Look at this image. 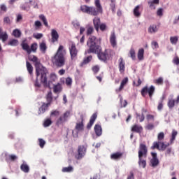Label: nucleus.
<instances>
[{
    "instance_id": "obj_1",
    "label": "nucleus",
    "mask_w": 179,
    "mask_h": 179,
    "mask_svg": "<svg viewBox=\"0 0 179 179\" xmlns=\"http://www.w3.org/2000/svg\"><path fill=\"white\" fill-rule=\"evenodd\" d=\"M87 45L89 48L85 50V54H96L100 61L103 62L107 61L108 52L107 50L102 52L101 38H97L93 35H90L87 41Z\"/></svg>"
},
{
    "instance_id": "obj_2",
    "label": "nucleus",
    "mask_w": 179,
    "mask_h": 179,
    "mask_svg": "<svg viewBox=\"0 0 179 179\" xmlns=\"http://www.w3.org/2000/svg\"><path fill=\"white\" fill-rule=\"evenodd\" d=\"M29 60L34 63L37 78L41 75V82L45 87L50 86L47 80V69L41 65L37 57L32 55L29 57Z\"/></svg>"
},
{
    "instance_id": "obj_3",
    "label": "nucleus",
    "mask_w": 179,
    "mask_h": 179,
    "mask_svg": "<svg viewBox=\"0 0 179 179\" xmlns=\"http://www.w3.org/2000/svg\"><path fill=\"white\" fill-rule=\"evenodd\" d=\"M66 50L64 49V45H60L53 57H51L52 64L57 68H62L66 62Z\"/></svg>"
},
{
    "instance_id": "obj_4",
    "label": "nucleus",
    "mask_w": 179,
    "mask_h": 179,
    "mask_svg": "<svg viewBox=\"0 0 179 179\" xmlns=\"http://www.w3.org/2000/svg\"><path fill=\"white\" fill-rule=\"evenodd\" d=\"M95 7L83 5L80 6V10L83 13H87L92 16H97L99 13H103V7L100 3V0H95Z\"/></svg>"
},
{
    "instance_id": "obj_5",
    "label": "nucleus",
    "mask_w": 179,
    "mask_h": 179,
    "mask_svg": "<svg viewBox=\"0 0 179 179\" xmlns=\"http://www.w3.org/2000/svg\"><path fill=\"white\" fill-rule=\"evenodd\" d=\"M170 146V143H164L163 141H155L152 143V146H151V149L152 150H155V149H157L158 150H162V152H164L167 148Z\"/></svg>"
},
{
    "instance_id": "obj_6",
    "label": "nucleus",
    "mask_w": 179,
    "mask_h": 179,
    "mask_svg": "<svg viewBox=\"0 0 179 179\" xmlns=\"http://www.w3.org/2000/svg\"><path fill=\"white\" fill-rule=\"evenodd\" d=\"M155 90H156V89L153 85H151L150 87L145 86L143 87V89L141 91V96L143 97H146V94H148L150 99H152L153 97V94H155Z\"/></svg>"
},
{
    "instance_id": "obj_7",
    "label": "nucleus",
    "mask_w": 179,
    "mask_h": 179,
    "mask_svg": "<svg viewBox=\"0 0 179 179\" xmlns=\"http://www.w3.org/2000/svg\"><path fill=\"white\" fill-rule=\"evenodd\" d=\"M85 121V116L83 115H80V119L78 120L75 129L77 132H83L85 131V124L83 122Z\"/></svg>"
},
{
    "instance_id": "obj_8",
    "label": "nucleus",
    "mask_w": 179,
    "mask_h": 179,
    "mask_svg": "<svg viewBox=\"0 0 179 179\" xmlns=\"http://www.w3.org/2000/svg\"><path fill=\"white\" fill-rule=\"evenodd\" d=\"M71 116V112L66 110L62 115H61L56 122V125H62V124L68 121V118Z\"/></svg>"
},
{
    "instance_id": "obj_9",
    "label": "nucleus",
    "mask_w": 179,
    "mask_h": 179,
    "mask_svg": "<svg viewBox=\"0 0 179 179\" xmlns=\"http://www.w3.org/2000/svg\"><path fill=\"white\" fill-rule=\"evenodd\" d=\"M86 150H87V148L85 145H79L78 147V154L76 155V159L77 160H80L81 159H83L86 155Z\"/></svg>"
},
{
    "instance_id": "obj_10",
    "label": "nucleus",
    "mask_w": 179,
    "mask_h": 179,
    "mask_svg": "<svg viewBox=\"0 0 179 179\" xmlns=\"http://www.w3.org/2000/svg\"><path fill=\"white\" fill-rule=\"evenodd\" d=\"M138 157H148V147L143 143H141L138 148Z\"/></svg>"
},
{
    "instance_id": "obj_11",
    "label": "nucleus",
    "mask_w": 179,
    "mask_h": 179,
    "mask_svg": "<svg viewBox=\"0 0 179 179\" xmlns=\"http://www.w3.org/2000/svg\"><path fill=\"white\" fill-rule=\"evenodd\" d=\"M69 50L72 61H73V59H76V58H78V50L76 48V45H75V43H71V46L69 48Z\"/></svg>"
},
{
    "instance_id": "obj_12",
    "label": "nucleus",
    "mask_w": 179,
    "mask_h": 179,
    "mask_svg": "<svg viewBox=\"0 0 179 179\" xmlns=\"http://www.w3.org/2000/svg\"><path fill=\"white\" fill-rule=\"evenodd\" d=\"M109 41L113 48H117V36L115 31L111 32Z\"/></svg>"
},
{
    "instance_id": "obj_13",
    "label": "nucleus",
    "mask_w": 179,
    "mask_h": 179,
    "mask_svg": "<svg viewBox=\"0 0 179 179\" xmlns=\"http://www.w3.org/2000/svg\"><path fill=\"white\" fill-rule=\"evenodd\" d=\"M152 159L150 160L152 167H157L159 166V159H157V153L151 152Z\"/></svg>"
},
{
    "instance_id": "obj_14",
    "label": "nucleus",
    "mask_w": 179,
    "mask_h": 179,
    "mask_svg": "<svg viewBox=\"0 0 179 179\" xmlns=\"http://www.w3.org/2000/svg\"><path fill=\"white\" fill-rule=\"evenodd\" d=\"M21 47L24 51H26L27 53L30 55L31 54V50H30V46L29 45V43H27V40H24L21 43Z\"/></svg>"
},
{
    "instance_id": "obj_15",
    "label": "nucleus",
    "mask_w": 179,
    "mask_h": 179,
    "mask_svg": "<svg viewBox=\"0 0 179 179\" xmlns=\"http://www.w3.org/2000/svg\"><path fill=\"white\" fill-rule=\"evenodd\" d=\"M50 103H43L41 106L38 108V115H41V114H44L47 110H48V107H50Z\"/></svg>"
},
{
    "instance_id": "obj_16",
    "label": "nucleus",
    "mask_w": 179,
    "mask_h": 179,
    "mask_svg": "<svg viewBox=\"0 0 179 179\" xmlns=\"http://www.w3.org/2000/svg\"><path fill=\"white\" fill-rule=\"evenodd\" d=\"M119 62V71L120 73H124L125 72V61H124V58L120 57L118 60Z\"/></svg>"
},
{
    "instance_id": "obj_17",
    "label": "nucleus",
    "mask_w": 179,
    "mask_h": 179,
    "mask_svg": "<svg viewBox=\"0 0 179 179\" xmlns=\"http://www.w3.org/2000/svg\"><path fill=\"white\" fill-rule=\"evenodd\" d=\"M93 24L96 31H99L100 25L101 24V21L98 17H95L93 20Z\"/></svg>"
},
{
    "instance_id": "obj_18",
    "label": "nucleus",
    "mask_w": 179,
    "mask_h": 179,
    "mask_svg": "<svg viewBox=\"0 0 179 179\" xmlns=\"http://www.w3.org/2000/svg\"><path fill=\"white\" fill-rule=\"evenodd\" d=\"M97 119V113H94L90 120V122L87 124V129H90L93 126V124H94V122Z\"/></svg>"
},
{
    "instance_id": "obj_19",
    "label": "nucleus",
    "mask_w": 179,
    "mask_h": 179,
    "mask_svg": "<svg viewBox=\"0 0 179 179\" xmlns=\"http://www.w3.org/2000/svg\"><path fill=\"white\" fill-rule=\"evenodd\" d=\"M51 37H52V43H57L58 41V38H59V34L55 29L51 30Z\"/></svg>"
},
{
    "instance_id": "obj_20",
    "label": "nucleus",
    "mask_w": 179,
    "mask_h": 179,
    "mask_svg": "<svg viewBox=\"0 0 179 179\" xmlns=\"http://www.w3.org/2000/svg\"><path fill=\"white\" fill-rule=\"evenodd\" d=\"M124 154L121 152H114L110 155V159L112 160H120Z\"/></svg>"
},
{
    "instance_id": "obj_21",
    "label": "nucleus",
    "mask_w": 179,
    "mask_h": 179,
    "mask_svg": "<svg viewBox=\"0 0 179 179\" xmlns=\"http://www.w3.org/2000/svg\"><path fill=\"white\" fill-rule=\"evenodd\" d=\"M8 38V33H6V31H3V30H2L1 27H0V40H1L3 43H5Z\"/></svg>"
},
{
    "instance_id": "obj_22",
    "label": "nucleus",
    "mask_w": 179,
    "mask_h": 179,
    "mask_svg": "<svg viewBox=\"0 0 179 179\" xmlns=\"http://www.w3.org/2000/svg\"><path fill=\"white\" fill-rule=\"evenodd\" d=\"M128 83V77H125L121 82L120 86L119 89L116 90V92L118 93L124 89L125 86H127V84Z\"/></svg>"
},
{
    "instance_id": "obj_23",
    "label": "nucleus",
    "mask_w": 179,
    "mask_h": 179,
    "mask_svg": "<svg viewBox=\"0 0 179 179\" xmlns=\"http://www.w3.org/2000/svg\"><path fill=\"white\" fill-rule=\"evenodd\" d=\"M132 132H136L137 134H141L142 131H143V127L142 126H139L138 124H134L131 127Z\"/></svg>"
},
{
    "instance_id": "obj_24",
    "label": "nucleus",
    "mask_w": 179,
    "mask_h": 179,
    "mask_svg": "<svg viewBox=\"0 0 179 179\" xmlns=\"http://www.w3.org/2000/svg\"><path fill=\"white\" fill-rule=\"evenodd\" d=\"M94 131L96 136H101L103 129H101V126L100 124H96L94 126Z\"/></svg>"
},
{
    "instance_id": "obj_25",
    "label": "nucleus",
    "mask_w": 179,
    "mask_h": 179,
    "mask_svg": "<svg viewBox=\"0 0 179 179\" xmlns=\"http://www.w3.org/2000/svg\"><path fill=\"white\" fill-rule=\"evenodd\" d=\"M53 92L54 93H60V92H62V86L59 83L54 85Z\"/></svg>"
},
{
    "instance_id": "obj_26",
    "label": "nucleus",
    "mask_w": 179,
    "mask_h": 179,
    "mask_svg": "<svg viewBox=\"0 0 179 179\" xmlns=\"http://www.w3.org/2000/svg\"><path fill=\"white\" fill-rule=\"evenodd\" d=\"M144 54H145V50H143V48L138 50L137 57H138V59H139V61L143 60Z\"/></svg>"
},
{
    "instance_id": "obj_27",
    "label": "nucleus",
    "mask_w": 179,
    "mask_h": 179,
    "mask_svg": "<svg viewBox=\"0 0 179 179\" xmlns=\"http://www.w3.org/2000/svg\"><path fill=\"white\" fill-rule=\"evenodd\" d=\"M26 66H27V69L28 71V73H29V75L31 76H33V66L29 62H26Z\"/></svg>"
},
{
    "instance_id": "obj_28",
    "label": "nucleus",
    "mask_w": 179,
    "mask_h": 179,
    "mask_svg": "<svg viewBox=\"0 0 179 179\" xmlns=\"http://www.w3.org/2000/svg\"><path fill=\"white\" fill-rule=\"evenodd\" d=\"M46 100L48 101L47 104H49V106H51V103H52V92L50 91L47 96H46Z\"/></svg>"
},
{
    "instance_id": "obj_29",
    "label": "nucleus",
    "mask_w": 179,
    "mask_h": 179,
    "mask_svg": "<svg viewBox=\"0 0 179 179\" xmlns=\"http://www.w3.org/2000/svg\"><path fill=\"white\" fill-rule=\"evenodd\" d=\"M143 157H138V164L141 167L145 169V167H146V160L143 159Z\"/></svg>"
},
{
    "instance_id": "obj_30",
    "label": "nucleus",
    "mask_w": 179,
    "mask_h": 179,
    "mask_svg": "<svg viewBox=\"0 0 179 179\" xmlns=\"http://www.w3.org/2000/svg\"><path fill=\"white\" fill-rule=\"evenodd\" d=\"M139 9H141V6H136L134 9V15L136 17H139L141 16V12H139Z\"/></svg>"
},
{
    "instance_id": "obj_31",
    "label": "nucleus",
    "mask_w": 179,
    "mask_h": 179,
    "mask_svg": "<svg viewBox=\"0 0 179 179\" xmlns=\"http://www.w3.org/2000/svg\"><path fill=\"white\" fill-rule=\"evenodd\" d=\"M20 169L22 170V171H24V173H29V171H30L29 166L26 164H22L20 166Z\"/></svg>"
},
{
    "instance_id": "obj_32",
    "label": "nucleus",
    "mask_w": 179,
    "mask_h": 179,
    "mask_svg": "<svg viewBox=\"0 0 179 179\" xmlns=\"http://www.w3.org/2000/svg\"><path fill=\"white\" fill-rule=\"evenodd\" d=\"M177 135H178V132L177 131H176L175 129H173L172 131L171 137L170 139L171 143H173V142H174V141H176V136H177Z\"/></svg>"
},
{
    "instance_id": "obj_33",
    "label": "nucleus",
    "mask_w": 179,
    "mask_h": 179,
    "mask_svg": "<svg viewBox=\"0 0 179 179\" xmlns=\"http://www.w3.org/2000/svg\"><path fill=\"white\" fill-rule=\"evenodd\" d=\"M39 19L40 20H42L43 22L44 26H45V27H48V22H47V18L45 17V16L43 14L39 15Z\"/></svg>"
},
{
    "instance_id": "obj_34",
    "label": "nucleus",
    "mask_w": 179,
    "mask_h": 179,
    "mask_svg": "<svg viewBox=\"0 0 179 179\" xmlns=\"http://www.w3.org/2000/svg\"><path fill=\"white\" fill-rule=\"evenodd\" d=\"M62 171L63 173H72V171H73V167L72 166H69L68 167H64L62 169Z\"/></svg>"
},
{
    "instance_id": "obj_35",
    "label": "nucleus",
    "mask_w": 179,
    "mask_h": 179,
    "mask_svg": "<svg viewBox=\"0 0 179 179\" xmlns=\"http://www.w3.org/2000/svg\"><path fill=\"white\" fill-rule=\"evenodd\" d=\"M153 82H154V83H155V85H158L159 86H160V85H163V83H164V80H163V78H162V77H159V78H158L157 79L154 80Z\"/></svg>"
},
{
    "instance_id": "obj_36",
    "label": "nucleus",
    "mask_w": 179,
    "mask_h": 179,
    "mask_svg": "<svg viewBox=\"0 0 179 179\" xmlns=\"http://www.w3.org/2000/svg\"><path fill=\"white\" fill-rule=\"evenodd\" d=\"M157 31V27L156 25H150L148 28V33H156Z\"/></svg>"
},
{
    "instance_id": "obj_37",
    "label": "nucleus",
    "mask_w": 179,
    "mask_h": 179,
    "mask_svg": "<svg viewBox=\"0 0 179 179\" xmlns=\"http://www.w3.org/2000/svg\"><path fill=\"white\" fill-rule=\"evenodd\" d=\"M13 36H14V37L16 38H19V37L22 36V32L19 29H14L13 31Z\"/></svg>"
},
{
    "instance_id": "obj_38",
    "label": "nucleus",
    "mask_w": 179,
    "mask_h": 179,
    "mask_svg": "<svg viewBox=\"0 0 179 179\" xmlns=\"http://www.w3.org/2000/svg\"><path fill=\"white\" fill-rule=\"evenodd\" d=\"M174 106H176V100L173 99H169V101H168L169 108H173Z\"/></svg>"
},
{
    "instance_id": "obj_39",
    "label": "nucleus",
    "mask_w": 179,
    "mask_h": 179,
    "mask_svg": "<svg viewBox=\"0 0 179 179\" xmlns=\"http://www.w3.org/2000/svg\"><path fill=\"white\" fill-rule=\"evenodd\" d=\"M17 44H19L17 39H12L8 42V45H11L12 47H16Z\"/></svg>"
},
{
    "instance_id": "obj_40",
    "label": "nucleus",
    "mask_w": 179,
    "mask_h": 179,
    "mask_svg": "<svg viewBox=\"0 0 179 179\" xmlns=\"http://www.w3.org/2000/svg\"><path fill=\"white\" fill-rule=\"evenodd\" d=\"M164 97H162L161 100L158 102L157 110L158 111H162L163 110V103H164Z\"/></svg>"
},
{
    "instance_id": "obj_41",
    "label": "nucleus",
    "mask_w": 179,
    "mask_h": 179,
    "mask_svg": "<svg viewBox=\"0 0 179 179\" xmlns=\"http://www.w3.org/2000/svg\"><path fill=\"white\" fill-rule=\"evenodd\" d=\"M129 55H130L131 58L133 59V61H135V59H136L135 49L131 48L129 51Z\"/></svg>"
},
{
    "instance_id": "obj_42",
    "label": "nucleus",
    "mask_w": 179,
    "mask_h": 179,
    "mask_svg": "<svg viewBox=\"0 0 179 179\" xmlns=\"http://www.w3.org/2000/svg\"><path fill=\"white\" fill-rule=\"evenodd\" d=\"M17 159V157L14 155H10L7 157L6 160L7 162H15Z\"/></svg>"
},
{
    "instance_id": "obj_43",
    "label": "nucleus",
    "mask_w": 179,
    "mask_h": 179,
    "mask_svg": "<svg viewBox=\"0 0 179 179\" xmlns=\"http://www.w3.org/2000/svg\"><path fill=\"white\" fill-rule=\"evenodd\" d=\"M40 50L42 52H45L47 51V45H45V43L42 42L40 45Z\"/></svg>"
},
{
    "instance_id": "obj_44",
    "label": "nucleus",
    "mask_w": 179,
    "mask_h": 179,
    "mask_svg": "<svg viewBox=\"0 0 179 179\" xmlns=\"http://www.w3.org/2000/svg\"><path fill=\"white\" fill-rule=\"evenodd\" d=\"M30 51H31V52H37V43H34L31 45Z\"/></svg>"
},
{
    "instance_id": "obj_45",
    "label": "nucleus",
    "mask_w": 179,
    "mask_h": 179,
    "mask_svg": "<svg viewBox=\"0 0 179 179\" xmlns=\"http://www.w3.org/2000/svg\"><path fill=\"white\" fill-rule=\"evenodd\" d=\"M170 41L172 44H177V43H178V36H171L170 38Z\"/></svg>"
},
{
    "instance_id": "obj_46",
    "label": "nucleus",
    "mask_w": 179,
    "mask_h": 179,
    "mask_svg": "<svg viewBox=\"0 0 179 179\" xmlns=\"http://www.w3.org/2000/svg\"><path fill=\"white\" fill-rule=\"evenodd\" d=\"M164 140V133L160 132L157 135V141L158 142H162V141Z\"/></svg>"
},
{
    "instance_id": "obj_47",
    "label": "nucleus",
    "mask_w": 179,
    "mask_h": 179,
    "mask_svg": "<svg viewBox=\"0 0 179 179\" xmlns=\"http://www.w3.org/2000/svg\"><path fill=\"white\" fill-rule=\"evenodd\" d=\"M136 118H138L141 122H143V121H145V115L143 113L141 115L136 113Z\"/></svg>"
},
{
    "instance_id": "obj_48",
    "label": "nucleus",
    "mask_w": 179,
    "mask_h": 179,
    "mask_svg": "<svg viewBox=\"0 0 179 179\" xmlns=\"http://www.w3.org/2000/svg\"><path fill=\"white\" fill-rule=\"evenodd\" d=\"M92 59H93V57L92 55L87 57L85 59H84L83 64H89Z\"/></svg>"
},
{
    "instance_id": "obj_49",
    "label": "nucleus",
    "mask_w": 179,
    "mask_h": 179,
    "mask_svg": "<svg viewBox=\"0 0 179 179\" xmlns=\"http://www.w3.org/2000/svg\"><path fill=\"white\" fill-rule=\"evenodd\" d=\"M94 31V29L93 27H89L87 29V36H90L91 34H93V32Z\"/></svg>"
},
{
    "instance_id": "obj_50",
    "label": "nucleus",
    "mask_w": 179,
    "mask_h": 179,
    "mask_svg": "<svg viewBox=\"0 0 179 179\" xmlns=\"http://www.w3.org/2000/svg\"><path fill=\"white\" fill-rule=\"evenodd\" d=\"M99 29L101 31H106L107 30V24L106 23H102L99 25Z\"/></svg>"
},
{
    "instance_id": "obj_51",
    "label": "nucleus",
    "mask_w": 179,
    "mask_h": 179,
    "mask_svg": "<svg viewBox=\"0 0 179 179\" xmlns=\"http://www.w3.org/2000/svg\"><path fill=\"white\" fill-rule=\"evenodd\" d=\"M51 124H52V121H51L50 119H47L46 120H45L43 123V127H50Z\"/></svg>"
},
{
    "instance_id": "obj_52",
    "label": "nucleus",
    "mask_w": 179,
    "mask_h": 179,
    "mask_svg": "<svg viewBox=\"0 0 179 179\" xmlns=\"http://www.w3.org/2000/svg\"><path fill=\"white\" fill-rule=\"evenodd\" d=\"M92 71L94 72V73H98L99 71H100V66H99V65H95L92 66Z\"/></svg>"
},
{
    "instance_id": "obj_53",
    "label": "nucleus",
    "mask_w": 179,
    "mask_h": 179,
    "mask_svg": "<svg viewBox=\"0 0 179 179\" xmlns=\"http://www.w3.org/2000/svg\"><path fill=\"white\" fill-rule=\"evenodd\" d=\"M50 115L51 117H58L59 115V112L58 110H52Z\"/></svg>"
},
{
    "instance_id": "obj_54",
    "label": "nucleus",
    "mask_w": 179,
    "mask_h": 179,
    "mask_svg": "<svg viewBox=\"0 0 179 179\" xmlns=\"http://www.w3.org/2000/svg\"><path fill=\"white\" fill-rule=\"evenodd\" d=\"M38 141H39L40 148H41V149H43V148H44V146L45 145V141H44V139H43V138H39Z\"/></svg>"
},
{
    "instance_id": "obj_55",
    "label": "nucleus",
    "mask_w": 179,
    "mask_h": 179,
    "mask_svg": "<svg viewBox=\"0 0 179 179\" xmlns=\"http://www.w3.org/2000/svg\"><path fill=\"white\" fill-rule=\"evenodd\" d=\"M151 45L153 50H157V48H159V43L157 41H152L151 43Z\"/></svg>"
},
{
    "instance_id": "obj_56",
    "label": "nucleus",
    "mask_w": 179,
    "mask_h": 179,
    "mask_svg": "<svg viewBox=\"0 0 179 179\" xmlns=\"http://www.w3.org/2000/svg\"><path fill=\"white\" fill-rule=\"evenodd\" d=\"M35 87H41V83L38 82V77L36 76V79L34 83Z\"/></svg>"
},
{
    "instance_id": "obj_57",
    "label": "nucleus",
    "mask_w": 179,
    "mask_h": 179,
    "mask_svg": "<svg viewBox=\"0 0 179 179\" xmlns=\"http://www.w3.org/2000/svg\"><path fill=\"white\" fill-rule=\"evenodd\" d=\"M33 37L34 38H36V40H40L43 37V34H34Z\"/></svg>"
},
{
    "instance_id": "obj_58",
    "label": "nucleus",
    "mask_w": 179,
    "mask_h": 179,
    "mask_svg": "<svg viewBox=\"0 0 179 179\" xmlns=\"http://www.w3.org/2000/svg\"><path fill=\"white\" fill-rule=\"evenodd\" d=\"M66 85L67 86H71V85H72V78L68 77L66 79Z\"/></svg>"
},
{
    "instance_id": "obj_59",
    "label": "nucleus",
    "mask_w": 179,
    "mask_h": 179,
    "mask_svg": "<svg viewBox=\"0 0 179 179\" xmlns=\"http://www.w3.org/2000/svg\"><path fill=\"white\" fill-rule=\"evenodd\" d=\"M110 6L113 13H115V3H110Z\"/></svg>"
},
{
    "instance_id": "obj_60",
    "label": "nucleus",
    "mask_w": 179,
    "mask_h": 179,
    "mask_svg": "<svg viewBox=\"0 0 179 179\" xmlns=\"http://www.w3.org/2000/svg\"><path fill=\"white\" fill-rule=\"evenodd\" d=\"M127 179H135V175L134 174V171H130L129 175H128Z\"/></svg>"
},
{
    "instance_id": "obj_61",
    "label": "nucleus",
    "mask_w": 179,
    "mask_h": 179,
    "mask_svg": "<svg viewBox=\"0 0 179 179\" xmlns=\"http://www.w3.org/2000/svg\"><path fill=\"white\" fill-rule=\"evenodd\" d=\"M22 19H23V17L22 16V15L21 14H18L17 15L16 22L19 23L20 22H22Z\"/></svg>"
},
{
    "instance_id": "obj_62",
    "label": "nucleus",
    "mask_w": 179,
    "mask_h": 179,
    "mask_svg": "<svg viewBox=\"0 0 179 179\" xmlns=\"http://www.w3.org/2000/svg\"><path fill=\"white\" fill-rule=\"evenodd\" d=\"M157 15L159 17L163 16V8H159L157 11Z\"/></svg>"
},
{
    "instance_id": "obj_63",
    "label": "nucleus",
    "mask_w": 179,
    "mask_h": 179,
    "mask_svg": "<svg viewBox=\"0 0 179 179\" xmlns=\"http://www.w3.org/2000/svg\"><path fill=\"white\" fill-rule=\"evenodd\" d=\"M50 80H52V82H55V80H57V75H55V73H51Z\"/></svg>"
},
{
    "instance_id": "obj_64",
    "label": "nucleus",
    "mask_w": 179,
    "mask_h": 179,
    "mask_svg": "<svg viewBox=\"0 0 179 179\" xmlns=\"http://www.w3.org/2000/svg\"><path fill=\"white\" fill-rule=\"evenodd\" d=\"M3 22L6 24H10V18H9V17H5L3 18Z\"/></svg>"
}]
</instances>
